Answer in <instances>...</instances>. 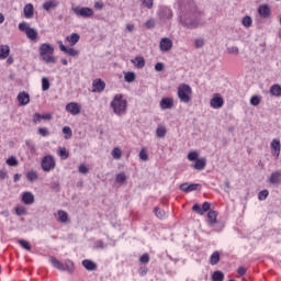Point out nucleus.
Listing matches in <instances>:
<instances>
[{"instance_id":"3c124183","label":"nucleus","mask_w":281,"mask_h":281,"mask_svg":"<svg viewBox=\"0 0 281 281\" xmlns=\"http://www.w3.org/2000/svg\"><path fill=\"white\" fill-rule=\"evenodd\" d=\"M66 54H68V56H80V50H77L76 48H67Z\"/></svg>"},{"instance_id":"a211bd4d","label":"nucleus","mask_w":281,"mask_h":281,"mask_svg":"<svg viewBox=\"0 0 281 281\" xmlns=\"http://www.w3.org/2000/svg\"><path fill=\"white\" fill-rule=\"evenodd\" d=\"M22 203L24 205H32L34 203V193L26 191L22 194Z\"/></svg>"},{"instance_id":"c03bdc74","label":"nucleus","mask_w":281,"mask_h":281,"mask_svg":"<svg viewBox=\"0 0 281 281\" xmlns=\"http://www.w3.org/2000/svg\"><path fill=\"white\" fill-rule=\"evenodd\" d=\"M189 161H198L199 159V151H190L187 156Z\"/></svg>"},{"instance_id":"bf43d9fd","label":"nucleus","mask_w":281,"mask_h":281,"mask_svg":"<svg viewBox=\"0 0 281 281\" xmlns=\"http://www.w3.org/2000/svg\"><path fill=\"white\" fill-rule=\"evenodd\" d=\"M139 159H142V161H148V153L145 148L139 151Z\"/></svg>"},{"instance_id":"864d4df0","label":"nucleus","mask_w":281,"mask_h":281,"mask_svg":"<svg viewBox=\"0 0 281 281\" xmlns=\"http://www.w3.org/2000/svg\"><path fill=\"white\" fill-rule=\"evenodd\" d=\"M126 181V173L121 172L116 175V183H124Z\"/></svg>"},{"instance_id":"5fc2aeb1","label":"nucleus","mask_w":281,"mask_h":281,"mask_svg":"<svg viewBox=\"0 0 281 281\" xmlns=\"http://www.w3.org/2000/svg\"><path fill=\"white\" fill-rule=\"evenodd\" d=\"M269 196V191L268 190H262L258 193V199L259 201H265Z\"/></svg>"},{"instance_id":"f257e3e1","label":"nucleus","mask_w":281,"mask_h":281,"mask_svg":"<svg viewBox=\"0 0 281 281\" xmlns=\"http://www.w3.org/2000/svg\"><path fill=\"white\" fill-rule=\"evenodd\" d=\"M179 21L187 30L201 27V11L194 0H178Z\"/></svg>"},{"instance_id":"5701e85b","label":"nucleus","mask_w":281,"mask_h":281,"mask_svg":"<svg viewBox=\"0 0 281 281\" xmlns=\"http://www.w3.org/2000/svg\"><path fill=\"white\" fill-rule=\"evenodd\" d=\"M24 16L25 19H32L34 16V4L29 3L24 7Z\"/></svg>"},{"instance_id":"1a4fd4ad","label":"nucleus","mask_w":281,"mask_h":281,"mask_svg":"<svg viewBox=\"0 0 281 281\" xmlns=\"http://www.w3.org/2000/svg\"><path fill=\"white\" fill-rule=\"evenodd\" d=\"M173 13H172V9L168 8V7H160L158 10V18L160 19V21H170V19H172Z\"/></svg>"},{"instance_id":"6ab92c4d","label":"nucleus","mask_w":281,"mask_h":281,"mask_svg":"<svg viewBox=\"0 0 281 281\" xmlns=\"http://www.w3.org/2000/svg\"><path fill=\"white\" fill-rule=\"evenodd\" d=\"M82 267H85V269L87 271H95L98 269V263H95L93 260L91 259H86L81 262Z\"/></svg>"},{"instance_id":"c756f323","label":"nucleus","mask_w":281,"mask_h":281,"mask_svg":"<svg viewBox=\"0 0 281 281\" xmlns=\"http://www.w3.org/2000/svg\"><path fill=\"white\" fill-rule=\"evenodd\" d=\"M57 216H58L57 221L59 223H67V221H69V214L66 211H63V210L58 211Z\"/></svg>"},{"instance_id":"69168bd1","label":"nucleus","mask_w":281,"mask_h":281,"mask_svg":"<svg viewBox=\"0 0 281 281\" xmlns=\"http://www.w3.org/2000/svg\"><path fill=\"white\" fill-rule=\"evenodd\" d=\"M79 172L81 175H88L89 173V168L87 166H85V165H80L79 166Z\"/></svg>"},{"instance_id":"ddd939ff","label":"nucleus","mask_w":281,"mask_h":281,"mask_svg":"<svg viewBox=\"0 0 281 281\" xmlns=\"http://www.w3.org/2000/svg\"><path fill=\"white\" fill-rule=\"evenodd\" d=\"M93 93H102L106 89V83L102 79H95L92 82Z\"/></svg>"},{"instance_id":"4468645a","label":"nucleus","mask_w":281,"mask_h":281,"mask_svg":"<svg viewBox=\"0 0 281 281\" xmlns=\"http://www.w3.org/2000/svg\"><path fill=\"white\" fill-rule=\"evenodd\" d=\"M160 52H170L172 49V41L168 37H162L159 44Z\"/></svg>"},{"instance_id":"e2e57ef3","label":"nucleus","mask_w":281,"mask_h":281,"mask_svg":"<svg viewBox=\"0 0 281 281\" xmlns=\"http://www.w3.org/2000/svg\"><path fill=\"white\" fill-rule=\"evenodd\" d=\"M211 207H212V204H210V202H204L202 204V212H203V214H205V212H210Z\"/></svg>"},{"instance_id":"dca6fc26","label":"nucleus","mask_w":281,"mask_h":281,"mask_svg":"<svg viewBox=\"0 0 281 281\" xmlns=\"http://www.w3.org/2000/svg\"><path fill=\"white\" fill-rule=\"evenodd\" d=\"M18 101L20 106H25L26 104H30V93L23 91L18 94Z\"/></svg>"},{"instance_id":"8fccbe9b","label":"nucleus","mask_w":281,"mask_h":281,"mask_svg":"<svg viewBox=\"0 0 281 281\" xmlns=\"http://www.w3.org/2000/svg\"><path fill=\"white\" fill-rule=\"evenodd\" d=\"M15 214L18 216H25V214H27V211H25V207H23V206H16Z\"/></svg>"},{"instance_id":"774afa93","label":"nucleus","mask_w":281,"mask_h":281,"mask_svg":"<svg viewBox=\"0 0 281 281\" xmlns=\"http://www.w3.org/2000/svg\"><path fill=\"white\" fill-rule=\"evenodd\" d=\"M95 10H102L104 8V2L102 0L94 2Z\"/></svg>"},{"instance_id":"f8f14e48","label":"nucleus","mask_w":281,"mask_h":281,"mask_svg":"<svg viewBox=\"0 0 281 281\" xmlns=\"http://www.w3.org/2000/svg\"><path fill=\"white\" fill-rule=\"evenodd\" d=\"M210 104L212 109H222V106L225 104V101L223 100V97H221V94L216 93L211 99Z\"/></svg>"},{"instance_id":"e433bc0d","label":"nucleus","mask_w":281,"mask_h":281,"mask_svg":"<svg viewBox=\"0 0 281 281\" xmlns=\"http://www.w3.org/2000/svg\"><path fill=\"white\" fill-rule=\"evenodd\" d=\"M7 166H11L13 168H16V166H19V160L16 159V157L11 156L5 160Z\"/></svg>"},{"instance_id":"7c9ffc66","label":"nucleus","mask_w":281,"mask_h":281,"mask_svg":"<svg viewBox=\"0 0 281 281\" xmlns=\"http://www.w3.org/2000/svg\"><path fill=\"white\" fill-rule=\"evenodd\" d=\"M66 41H68V43L74 46L80 41V35L78 33H72L70 36L66 37Z\"/></svg>"},{"instance_id":"a878e982","label":"nucleus","mask_w":281,"mask_h":281,"mask_svg":"<svg viewBox=\"0 0 281 281\" xmlns=\"http://www.w3.org/2000/svg\"><path fill=\"white\" fill-rule=\"evenodd\" d=\"M216 218H218V212L216 211H209L207 213V221L211 225H216Z\"/></svg>"},{"instance_id":"20e7f679","label":"nucleus","mask_w":281,"mask_h":281,"mask_svg":"<svg viewBox=\"0 0 281 281\" xmlns=\"http://www.w3.org/2000/svg\"><path fill=\"white\" fill-rule=\"evenodd\" d=\"M49 262L53 265L55 269L58 271H68V273H74V261L67 259L65 263L59 262L58 259L54 256H49Z\"/></svg>"},{"instance_id":"13d9d810","label":"nucleus","mask_w":281,"mask_h":281,"mask_svg":"<svg viewBox=\"0 0 281 281\" xmlns=\"http://www.w3.org/2000/svg\"><path fill=\"white\" fill-rule=\"evenodd\" d=\"M156 22L154 19H149L146 21L145 23V27H147V30H153L155 29Z\"/></svg>"},{"instance_id":"c9c22d12","label":"nucleus","mask_w":281,"mask_h":281,"mask_svg":"<svg viewBox=\"0 0 281 281\" xmlns=\"http://www.w3.org/2000/svg\"><path fill=\"white\" fill-rule=\"evenodd\" d=\"M241 24L244 25V27H251V25L254 24V20L251 19V16L245 15L241 20Z\"/></svg>"},{"instance_id":"c85d7f7f","label":"nucleus","mask_w":281,"mask_h":281,"mask_svg":"<svg viewBox=\"0 0 281 281\" xmlns=\"http://www.w3.org/2000/svg\"><path fill=\"white\" fill-rule=\"evenodd\" d=\"M211 280L212 281H224L225 273H223V271H221V270H216L212 273Z\"/></svg>"},{"instance_id":"ea45409f","label":"nucleus","mask_w":281,"mask_h":281,"mask_svg":"<svg viewBox=\"0 0 281 281\" xmlns=\"http://www.w3.org/2000/svg\"><path fill=\"white\" fill-rule=\"evenodd\" d=\"M136 75L133 71L125 72L124 80L125 82H135Z\"/></svg>"},{"instance_id":"680f3d73","label":"nucleus","mask_w":281,"mask_h":281,"mask_svg":"<svg viewBox=\"0 0 281 281\" xmlns=\"http://www.w3.org/2000/svg\"><path fill=\"white\" fill-rule=\"evenodd\" d=\"M227 52H228V54H235V56H238V54H239V49L237 46H228Z\"/></svg>"},{"instance_id":"6e6552de","label":"nucleus","mask_w":281,"mask_h":281,"mask_svg":"<svg viewBox=\"0 0 281 281\" xmlns=\"http://www.w3.org/2000/svg\"><path fill=\"white\" fill-rule=\"evenodd\" d=\"M72 12H75L76 16H82L83 19H91L94 14L93 9L89 7H74Z\"/></svg>"},{"instance_id":"b1692460","label":"nucleus","mask_w":281,"mask_h":281,"mask_svg":"<svg viewBox=\"0 0 281 281\" xmlns=\"http://www.w3.org/2000/svg\"><path fill=\"white\" fill-rule=\"evenodd\" d=\"M270 147L272 148V150H274V155H277V157H280V150H281V144L279 139H272Z\"/></svg>"},{"instance_id":"f03ea898","label":"nucleus","mask_w":281,"mask_h":281,"mask_svg":"<svg viewBox=\"0 0 281 281\" xmlns=\"http://www.w3.org/2000/svg\"><path fill=\"white\" fill-rule=\"evenodd\" d=\"M111 109L115 115H124L126 113V106H128V102L124 99L123 94H115L112 102L110 103Z\"/></svg>"},{"instance_id":"4d7b16f0","label":"nucleus","mask_w":281,"mask_h":281,"mask_svg":"<svg viewBox=\"0 0 281 281\" xmlns=\"http://www.w3.org/2000/svg\"><path fill=\"white\" fill-rule=\"evenodd\" d=\"M139 262H142V265H148V262H150V256L148 254H144L139 258Z\"/></svg>"},{"instance_id":"a18cd8bd","label":"nucleus","mask_w":281,"mask_h":281,"mask_svg":"<svg viewBox=\"0 0 281 281\" xmlns=\"http://www.w3.org/2000/svg\"><path fill=\"white\" fill-rule=\"evenodd\" d=\"M205 46V40H203V37L196 38L194 41V47L195 49H201V47Z\"/></svg>"},{"instance_id":"9d476101","label":"nucleus","mask_w":281,"mask_h":281,"mask_svg":"<svg viewBox=\"0 0 281 281\" xmlns=\"http://www.w3.org/2000/svg\"><path fill=\"white\" fill-rule=\"evenodd\" d=\"M201 189V184L199 183H188L184 182L182 184L179 186V190H181L182 192H186L187 194H189V192H194L196 190Z\"/></svg>"},{"instance_id":"72a5a7b5","label":"nucleus","mask_w":281,"mask_h":281,"mask_svg":"<svg viewBox=\"0 0 281 281\" xmlns=\"http://www.w3.org/2000/svg\"><path fill=\"white\" fill-rule=\"evenodd\" d=\"M58 156L60 159H69V150H67L65 147H59L58 148Z\"/></svg>"},{"instance_id":"2f4dec72","label":"nucleus","mask_w":281,"mask_h":281,"mask_svg":"<svg viewBox=\"0 0 281 281\" xmlns=\"http://www.w3.org/2000/svg\"><path fill=\"white\" fill-rule=\"evenodd\" d=\"M270 93L272 95H274L276 98H280L281 97V86L278 83H274L273 86H271Z\"/></svg>"},{"instance_id":"09e8293b","label":"nucleus","mask_w":281,"mask_h":281,"mask_svg":"<svg viewBox=\"0 0 281 281\" xmlns=\"http://www.w3.org/2000/svg\"><path fill=\"white\" fill-rule=\"evenodd\" d=\"M37 133L41 137H49V130L47 127H40Z\"/></svg>"},{"instance_id":"58836bf2","label":"nucleus","mask_w":281,"mask_h":281,"mask_svg":"<svg viewBox=\"0 0 281 281\" xmlns=\"http://www.w3.org/2000/svg\"><path fill=\"white\" fill-rule=\"evenodd\" d=\"M18 243L23 249H26V251H32V245L30 244V241L25 239H20Z\"/></svg>"},{"instance_id":"7ed1b4c3","label":"nucleus","mask_w":281,"mask_h":281,"mask_svg":"<svg viewBox=\"0 0 281 281\" xmlns=\"http://www.w3.org/2000/svg\"><path fill=\"white\" fill-rule=\"evenodd\" d=\"M40 56L47 64H55L56 59L54 58V46L52 44L44 43L40 46Z\"/></svg>"},{"instance_id":"49530a36","label":"nucleus","mask_w":281,"mask_h":281,"mask_svg":"<svg viewBox=\"0 0 281 281\" xmlns=\"http://www.w3.org/2000/svg\"><path fill=\"white\" fill-rule=\"evenodd\" d=\"M156 135H157V137H159V138L166 137V127H164V126H158L157 130H156Z\"/></svg>"},{"instance_id":"393cba45","label":"nucleus","mask_w":281,"mask_h":281,"mask_svg":"<svg viewBox=\"0 0 281 281\" xmlns=\"http://www.w3.org/2000/svg\"><path fill=\"white\" fill-rule=\"evenodd\" d=\"M43 8L46 12H49V10H54V8H58V1L56 0H49L44 2Z\"/></svg>"},{"instance_id":"f704fd0d","label":"nucleus","mask_w":281,"mask_h":281,"mask_svg":"<svg viewBox=\"0 0 281 281\" xmlns=\"http://www.w3.org/2000/svg\"><path fill=\"white\" fill-rule=\"evenodd\" d=\"M262 102V97L255 94L250 98L251 106H258Z\"/></svg>"},{"instance_id":"052dcab7","label":"nucleus","mask_w":281,"mask_h":281,"mask_svg":"<svg viewBox=\"0 0 281 281\" xmlns=\"http://www.w3.org/2000/svg\"><path fill=\"white\" fill-rule=\"evenodd\" d=\"M165 67H166V65L164 63L158 61V63H156L154 69H155V71L160 72V71H164Z\"/></svg>"},{"instance_id":"4be33fe9","label":"nucleus","mask_w":281,"mask_h":281,"mask_svg":"<svg viewBox=\"0 0 281 281\" xmlns=\"http://www.w3.org/2000/svg\"><path fill=\"white\" fill-rule=\"evenodd\" d=\"M41 120H46L49 122V120H52V114H40V113L33 114L34 124H38V122H41Z\"/></svg>"},{"instance_id":"a19ab883","label":"nucleus","mask_w":281,"mask_h":281,"mask_svg":"<svg viewBox=\"0 0 281 281\" xmlns=\"http://www.w3.org/2000/svg\"><path fill=\"white\" fill-rule=\"evenodd\" d=\"M154 213L156 214L157 218H160V220L166 218V211L159 209L158 206L154 209Z\"/></svg>"},{"instance_id":"4c0bfd02","label":"nucleus","mask_w":281,"mask_h":281,"mask_svg":"<svg viewBox=\"0 0 281 281\" xmlns=\"http://www.w3.org/2000/svg\"><path fill=\"white\" fill-rule=\"evenodd\" d=\"M63 133H64V137H65V139H71V137H72V135H74V132H71V127H69V126H64L63 127Z\"/></svg>"},{"instance_id":"39448f33","label":"nucleus","mask_w":281,"mask_h":281,"mask_svg":"<svg viewBox=\"0 0 281 281\" xmlns=\"http://www.w3.org/2000/svg\"><path fill=\"white\" fill-rule=\"evenodd\" d=\"M192 88L188 83H182L178 88V98L180 102H184V104H188V102L192 101Z\"/></svg>"},{"instance_id":"de8ad7c7","label":"nucleus","mask_w":281,"mask_h":281,"mask_svg":"<svg viewBox=\"0 0 281 281\" xmlns=\"http://www.w3.org/2000/svg\"><path fill=\"white\" fill-rule=\"evenodd\" d=\"M112 157H113V159H121L122 158V149H120L119 147H115L112 150Z\"/></svg>"},{"instance_id":"9b49d317","label":"nucleus","mask_w":281,"mask_h":281,"mask_svg":"<svg viewBox=\"0 0 281 281\" xmlns=\"http://www.w3.org/2000/svg\"><path fill=\"white\" fill-rule=\"evenodd\" d=\"M258 14L261 19H269L271 16V7L267 3L259 5Z\"/></svg>"},{"instance_id":"473e14b6","label":"nucleus","mask_w":281,"mask_h":281,"mask_svg":"<svg viewBox=\"0 0 281 281\" xmlns=\"http://www.w3.org/2000/svg\"><path fill=\"white\" fill-rule=\"evenodd\" d=\"M217 262H221V254H218V251H214V252L211 255L210 265L214 266V265H216Z\"/></svg>"},{"instance_id":"6e6d98bb","label":"nucleus","mask_w":281,"mask_h":281,"mask_svg":"<svg viewBox=\"0 0 281 281\" xmlns=\"http://www.w3.org/2000/svg\"><path fill=\"white\" fill-rule=\"evenodd\" d=\"M143 5L147 8V10H153V5H155L154 0H143Z\"/></svg>"},{"instance_id":"423d86ee","label":"nucleus","mask_w":281,"mask_h":281,"mask_svg":"<svg viewBox=\"0 0 281 281\" xmlns=\"http://www.w3.org/2000/svg\"><path fill=\"white\" fill-rule=\"evenodd\" d=\"M19 30L20 32H25L26 37L30 38V41H36V38H38V31L36 29L30 27L27 22L20 23Z\"/></svg>"},{"instance_id":"aec40b11","label":"nucleus","mask_w":281,"mask_h":281,"mask_svg":"<svg viewBox=\"0 0 281 281\" xmlns=\"http://www.w3.org/2000/svg\"><path fill=\"white\" fill-rule=\"evenodd\" d=\"M280 181H281V171L272 172L269 178V183H271L272 186H279Z\"/></svg>"},{"instance_id":"bb28decb","label":"nucleus","mask_w":281,"mask_h":281,"mask_svg":"<svg viewBox=\"0 0 281 281\" xmlns=\"http://www.w3.org/2000/svg\"><path fill=\"white\" fill-rule=\"evenodd\" d=\"M10 56V46L8 45H2L0 47V58L1 60H5Z\"/></svg>"},{"instance_id":"f3484780","label":"nucleus","mask_w":281,"mask_h":281,"mask_svg":"<svg viewBox=\"0 0 281 281\" xmlns=\"http://www.w3.org/2000/svg\"><path fill=\"white\" fill-rule=\"evenodd\" d=\"M172 106H175V101L172 100V98H162L160 100V109H162V111L172 109Z\"/></svg>"},{"instance_id":"0e129e2a","label":"nucleus","mask_w":281,"mask_h":281,"mask_svg":"<svg viewBox=\"0 0 281 281\" xmlns=\"http://www.w3.org/2000/svg\"><path fill=\"white\" fill-rule=\"evenodd\" d=\"M50 189H53L54 192H60V183H58V181L53 182Z\"/></svg>"},{"instance_id":"2eb2a0df","label":"nucleus","mask_w":281,"mask_h":281,"mask_svg":"<svg viewBox=\"0 0 281 281\" xmlns=\"http://www.w3.org/2000/svg\"><path fill=\"white\" fill-rule=\"evenodd\" d=\"M66 111L70 114V115H79L80 113V106L78 105V103L76 102H70L66 105Z\"/></svg>"},{"instance_id":"338daca9","label":"nucleus","mask_w":281,"mask_h":281,"mask_svg":"<svg viewBox=\"0 0 281 281\" xmlns=\"http://www.w3.org/2000/svg\"><path fill=\"white\" fill-rule=\"evenodd\" d=\"M104 247H106V245H104V241L102 240L95 241L94 249H104Z\"/></svg>"},{"instance_id":"412c9836","label":"nucleus","mask_w":281,"mask_h":281,"mask_svg":"<svg viewBox=\"0 0 281 281\" xmlns=\"http://www.w3.org/2000/svg\"><path fill=\"white\" fill-rule=\"evenodd\" d=\"M205 166H207V159L199 158L195 160V164L192 166L194 170H205Z\"/></svg>"},{"instance_id":"603ef678","label":"nucleus","mask_w":281,"mask_h":281,"mask_svg":"<svg viewBox=\"0 0 281 281\" xmlns=\"http://www.w3.org/2000/svg\"><path fill=\"white\" fill-rule=\"evenodd\" d=\"M192 211L196 212V214H200V216H203V209L199 203L193 204Z\"/></svg>"},{"instance_id":"37998d69","label":"nucleus","mask_w":281,"mask_h":281,"mask_svg":"<svg viewBox=\"0 0 281 281\" xmlns=\"http://www.w3.org/2000/svg\"><path fill=\"white\" fill-rule=\"evenodd\" d=\"M26 179L29 181H36V179H38V173H36L34 170H31L26 173Z\"/></svg>"},{"instance_id":"0eeeda50","label":"nucleus","mask_w":281,"mask_h":281,"mask_svg":"<svg viewBox=\"0 0 281 281\" xmlns=\"http://www.w3.org/2000/svg\"><path fill=\"white\" fill-rule=\"evenodd\" d=\"M41 166L44 172H52L56 168V158L52 155L44 156Z\"/></svg>"},{"instance_id":"79ce46f5","label":"nucleus","mask_w":281,"mask_h":281,"mask_svg":"<svg viewBox=\"0 0 281 281\" xmlns=\"http://www.w3.org/2000/svg\"><path fill=\"white\" fill-rule=\"evenodd\" d=\"M49 87H50V85H49V78L43 77V78H42V90H43V91H49Z\"/></svg>"},{"instance_id":"cd10ccee","label":"nucleus","mask_w":281,"mask_h":281,"mask_svg":"<svg viewBox=\"0 0 281 281\" xmlns=\"http://www.w3.org/2000/svg\"><path fill=\"white\" fill-rule=\"evenodd\" d=\"M132 63H136L135 67L137 69H144V67H146V59H144V57H135V59H132Z\"/></svg>"}]
</instances>
